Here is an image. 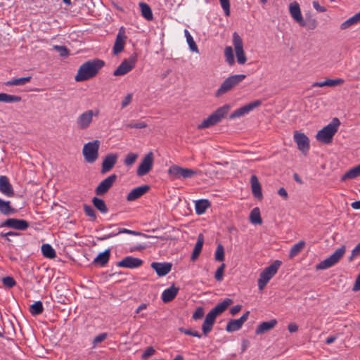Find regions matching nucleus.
<instances>
[{
  "mask_svg": "<svg viewBox=\"0 0 360 360\" xmlns=\"http://www.w3.org/2000/svg\"><path fill=\"white\" fill-rule=\"evenodd\" d=\"M250 311H248L238 319H231L226 325V330L229 333L237 331L241 328L243 323L248 320Z\"/></svg>",
  "mask_w": 360,
  "mask_h": 360,
  "instance_id": "nucleus-19",
  "label": "nucleus"
},
{
  "mask_svg": "<svg viewBox=\"0 0 360 360\" xmlns=\"http://www.w3.org/2000/svg\"><path fill=\"white\" fill-rule=\"evenodd\" d=\"M150 189V186L148 185L141 186L132 189L127 195V200L128 201H134L141 198L145 193H146Z\"/></svg>",
  "mask_w": 360,
  "mask_h": 360,
  "instance_id": "nucleus-25",
  "label": "nucleus"
},
{
  "mask_svg": "<svg viewBox=\"0 0 360 360\" xmlns=\"http://www.w3.org/2000/svg\"><path fill=\"white\" fill-rule=\"evenodd\" d=\"M289 12L292 19L301 27L306 25L305 21L302 17L300 5L294 1L289 5Z\"/></svg>",
  "mask_w": 360,
  "mask_h": 360,
  "instance_id": "nucleus-20",
  "label": "nucleus"
},
{
  "mask_svg": "<svg viewBox=\"0 0 360 360\" xmlns=\"http://www.w3.org/2000/svg\"><path fill=\"white\" fill-rule=\"evenodd\" d=\"M262 104V101L260 100H255V101L250 103L237 110L233 111L230 115L229 119L233 120L236 118H239L243 117V115L248 114L251 111H252L256 108L260 106Z\"/></svg>",
  "mask_w": 360,
  "mask_h": 360,
  "instance_id": "nucleus-16",
  "label": "nucleus"
},
{
  "mask_svg": "<svg viewBox=\"0 0 360 360\" xmlns=\"http://www.w3.org/2000/svg\"><path fill=\"white\" fill-rule=\"evenodd\" d=\"M226 268V264L224 263H222L217 269L215 274H214V278L217 281L221 282L224 278V272Z\"/></svg>",
  "mask_w": 360,
  "mask_h": 360,
  "instance_id": "nucleus-49",
  "label": "nucleus"
},
{
  "mask_svg": "<svg viewBox=\"0 0 360 360\" xmlns=\"http://www.w3.org/2000/svg\"><path fill=\"white\" fill-rule=\"evenodd\" d=\"M138 157H139V155L136 153H128L126 155L124 160V165L128 167L133 165L135 163V162L136 161Z\"/></svg>",
  "mask_w": 360,
  "mask_h": 360,
  "instance_id": "nucleus-44",
  "label": "nucleus"
},
{
  "mask_svg": "<svg viewBox=\"0 0 360 360\" xmlns=\"http://www.w3.org/2000/svg\"><path fill=\"white\" fill-rule=\"evenodd\" d=\"M233 300L229 298L217 304L206 316L204 320V335L210 333L215 322L216 317L222 314L231 304Z\"/></svg>",
  "mask_w": 360,
  "mask_h": 360,
  "instance_id": "nucleus-2",
  "label": "nucleus"
},
{
  "mask_svg": "<svg viewBox=\"0 0 360 360\" xmlns=\"http://www.w3.org/2000/svg\"><path fill=\"white\" fill-rule=\"evenodd\" d=\"M84 211L85 214L90 217L92 220L94 221L96 219V211L91 206L86 204L84 205Z\"/></svg>",
  "mask_w": 360,
  "mask_h": 360,
  "instance_id": "nucleus-48",
  "label": "nucleus"
},
{
  "mask_svg": "<svg viewBox=\"0 0 360 360\" xmlns=\"http://www.w3.org/2000/svg\"><path fill=\"white\" fill-rule=\"evenodd\" d=\"M44 311L43 304L41 301L34 302L30 306V313L32 316H37L42 314Z\"/></svg>",
  "mask_w": 360,
  "mask_h": 360,
  "instance_id": "nucleus-40",
  "label": "nucleus"
},
{
  "mask_svg": "<svg viewBox=\"0 0 360 360\" xmlns=\"http://www.w3.org/2000/svg\"><path fill=\"white\" fill-rule=\"evenodd\" d=\"M233 46L236 53L237 63L241 65L245 64L248 58L244 51L243 41L241 37L236 32L233 34Z\"/></svg>",
  "mask_w": 360,
  "mask_h": 360,
  "instance_id": "nucleus-8",
  "label": "nucleus"
},
{
  "mask_svg": "<svg viewBox=\"0 0 360 360\" xmlns=\"http://www.w3.org/2000/svg\"><path fill=\"white\" fill-rule=\"evenodd\" d=\"M1 226L19 231H25L29 227V223L25 219L9 218L6 219Z\"/></svg>",
  "mask_w": 360,
  "mask_h": 360,
  "instance_id": "nucleus-17",
  "label": "nucleus"
},
{
  "mask_svg": "<svg viewBox=\"0 0 360 360\" xmlns=\"http://www.w3.org/2000/svg\"><path fill=\"white\" fill-rule=\"evenodd\" d=\"M246 77L245 75H233L226 78L216 93L217 96L223 95L231 91L239 83L243 81Z\"/></svg>",
  "mask_w": 360,
  "mask_h": 360,
  "instance_id": "nucleus-6",
  "label": "nucleus"
},
{
  "mask_svg": "<svg viewBox=\"0 0 360 360\" xmlns=\"http://www.w3.org/2000/svg\"><path fill=\"white\" fill-rule=\"evenodd\" d=\"M202 249V234H199L198 241L192 252L191 260L195 262L199 257Z\"/></svg>",
  "mask_w": 360,
  "mask_h": 360,
  "instance_id": "nucleus-33",
  "label": "nucleus"
},
{
  "mask_svg": "<svg viewBox=\"0 0 360 360\" xmlns=\"http://www.w3.org/2000/svg\"><path fill=\"white\" fill-rule=\"evenodd\" d=\"M99 110H86L79 114L75 120V126L79 130H86L90 127L94 122V117H98Z\"/></svg>",
  "mask_w": 360,
  "mask_h": 360,
  "instance_id": "nucleus-4",
  "label": "nucleus"
},
{
  "mask_svg": "<svg viewBox=\"0 0 360 360\" xmlns=\"http://www.w3.org/2000/svg\"><path fill=\"white\" fill-rule=\"evenodd\" d=\"M53 49L58 52L59 55L62 57H67L69 56V50L65 46L54 45Z\"/></svg>",
  "mask_w": 360,
  "mask_h": 360,
  "instance_id": "nucleus-51",
  "label": "nucleus"
},
{
  "mask_svg": "<svg viewBox=\"0 0 360 360\" xmlns=\"http://www.w3.org/2000/svg\"><path fill=\"white\" fill-rule=\"evenodd\" d=\"M250 221L254 224H261L262 220L260 216V211L258 207H255L250 212Z\"/></svg>",
  "mask_w": 360,
  "mask_h": 360,
  "instance_id": "nucleus-43",
  "label": "nucleus"
},
{
  "mask_svg": "<svg viewBox=\"0 0 360 360\" xmlns=\"http://www.w3.org/2000/svg\"><path fill=\"white\" fill-rule=\"evenodd\" d=\"M340 124V120L336 117L333 118L331 122L318 131L316 136V139L326 144L330 143L333 137L338 131Z\"/></svg>",
  "mask_w": 360,
  "mask_h": 360,
  "instance_id": "nucleus-3",
  "label": "nucleus"
},
{
  "mask_svg": "<svg viewBox=\"0 0 360 360\" xmlns=\"http://www.w3.org/2000/svg\"><path fill=\"white\" fill-rule=\"evenodd\" d=\"M224 57L226 62L229 65H233L235 63V58L233 54V49L232 46H226L224 49Z\"/></svg>",
  "mask_w": 360,
  "mask_h": 360,
  "instance_id": "nucleus-42",
  "label": "nucleus"
},
{
  "mask_svg": "<svg viewBox=\"0 0 360 360\" xmlns=\"http://www.w3.org/2000/svg\"><path fill=\"white\" fill-rule=\"evenodd\" d=\"M277 324L276 319H271L269 321H264L261 323L255 330L257 335H262L271 329H273Z\"/></svg>",
  "mask_w": 360,
  "mask_h": 360,
  "instance_id": "nucleus-27",
  "label": "nucleus"
},
{
  "mask_svg": "<svg viewBox=\"0 0 360 360\" xmlns=\"http://www.w3.org/2000/svg\"><path fill=\"white\" fill-rule=\"evenodd\" d=\"M100 144V141L94 140L84 145L82 153L87 162L93 163L98 159Z\"/></svg>",
  "mask_w": 360,
  "mask_h": 360,
  "instance_id": "nucleus-7",
  "label": "nucleus"
},
{
  "mask_svg": "<svg viewBox=\"0 0 360 360\" xmlns=\"http://www.w3.org/2000/svg\"><path fill=\"white\" fill-rule=\"evenodd\" d=\"M117 158L118 155L115 153L108 154L103 161L101 173L105 174L110 172L116 164Z\"/></svg>",
  "mask_w": 360,
  "mask_h": 360,
  "instance_id": "nucleus-22",
  "label": "nucleus"
},
{
  "mask_svg": "<svg viewBox=\"0 0 360 360\" xmlns=\"http://www.w3.org/2000/svg\"><path fill=\"white\" fill-rule=\"evenodd\" d=\"M346 251V247L345 245L338 248L333 254L329 257L321 262L316 265V269H326L335 264H336L339 260L342 257Z\"/></svg>",
  "mask_w": 360,
  "mask_h": 360,
  "instance_id": "nucleus-11",
  "label": "nucleus"
},
{
  "mask_svg": "<svg viewBox=\"0 0 360 360\" xmlns=\"http://www.w3.org/2000/svg\"><path fill=\"white\" fill-rule=\"evenodd\" d=\"M17 210L12 207L10 201H6L0 198V212L6 216L15 214Z\"/></svg>",
  "mask_w": 360,
  "mask_h": 360,
  "instance_id": "nucleus-30",
  "label": "nucleus"
},
{
  "mask_svg": "<svg viewBox=\"0 0 360 360\" xmlns=\"http://www.w3.org/2000/svg\"><path fill=\"white\" fill-rule=\"evenodd\" d=\"M21 97L15 95L7 94L5 93H0V102L11 103L20 102Z\"/></svg>",
  "mask_w": 360,
  "mask_h": 360,
  "instance_id": "nucleus-39",
  "label": "nucleus"
},
{
  "mask_svg": "<svg viewBox=\"0 0 360 360\" xmlns=\"http://www.w3.org/2000/svg\"><path fill=\"white\" fill-rule=\"evenodd\" d=\"M143 263V260L139 258L127 256L117 263V266L128 269H135L141 266Z\"/></svg>",
  "mask_w": 360,
  "mask_h": 360,
  "instance_id": "nucleus-21",
  "label": "nucleus"
},
{
  "mask_svg": "<svg viewBox=\"0 0 360 360\" xmlns=\"http://www.w3.org/2000/svg\"><path fill=\"white\" fill-rule=\"evenodd\" d=\"M108 338V334L106 333H101L98 335L96 336L92 342L93 347H96L99 343L103 342Z\"/></svg>",
  "mask_w": 360,
  "mask_h": 360,
  "instance_id": "nucleus-52",
  "label": "nucleus"
},
{
  "mask_svg": "<svg viewBox=\"0 0 360 360\" xmlns=\"http://www.w3.org/2000/svg\"><path fill=\"white\" fill-rule=\"evenodd\" d=\"M353 290L354 291L360 290V274H359V276H357V278L356 279L355 283L353 287Z\"/></svg>",
  "mask_w": 360,
  "mask_h": 360,
  "instance_id": "nucleus-64",
  "label": "nucleus"
},
{
  "mask_svg": "<svg viewBox=\"0 0 360 360\" xmlns=\"http://www.w3.org/2000/svg\"><path fill=\"white\" fill-rule=\"evenodd\" d=\"M360 176V165L352 168L347 171L341 178V181H344L347 179H353Z\"/></svg>",
  "mask_w": 360,
  "mask_h": 360,
  "instance_id": "nucleus-35",
  "label": "nucleus"
},
{
  "mask_svg": "<svg viewBox=\"0 0 360 360\" xmlns=\"http://www.w3.org/2000/svg\"><path fill=\"white\" fill-rule=\"evenodd\" d=\"M137 58L136 56H131L127 59L124 60L118 68L114 71L115 76H122L127 74L136 65Z\"/></svg>",
  "mask_w": 360,
  "mask_h": 360,
  "instance_id": "nucleus-14",
  "label": "nucleus"
},
{
  "mask_svg": "<svg viewBox=\"0 0 360 360\" xmlns=\"http://www.w3.org/2000/svg\"><path fill=\"white\" fill-rule=\"evenodd\" d=\"M219 2L226 16H229L231 13L229 0H219Z\"/></svg>",
  "mask_w": 360,
  "mask_h": 360,
  "instance_id": "nucleus-54",
  "label": "nucleus"
},
{
  "mask_svg": "<svg viewBox=\"0 0 360 360\" xmlns=\"http://www.w3.org/2000/svg\"><path fill=\"white\" fill-rule=\"evenodd\" d=\"M154 162V155L153 152L147 153L140 162L136 174L139 176H143L148 174L153 169Z\"/></svg>",
  "mask_w": 360,
  "mask_h": 360,
  "instance_id": "nucleus-13",
  "label": "nucleus"
},
{
  "mask_svg": "<svg viewBox=\"0 0 360 360\" xmlns=\"http://www.w3.org/2000/svg\"><path fill=\"white\" fill-rule=\"evenodd\" d=\"M133 94L131 93L127 94L122 99L121 102V108L124 109L127 108L132 101Z\"/></svg>",
  "mask_w": 360,
  "mask_h": 360,
  "instance_id": "nucleus-53",
  "label": "nucleus"
},
{
  "mask_svg": "<svg viewBox=\"0 0 360 360\" xmlns=\"http://www.w3.org/2000/svg\"><path fill=\"white\" fill-rule=\"evenodd\" d=\"M344 82L342 79H328L323 82H314L312 84L313 87H323V86H335L340 85Z\"/></svg>",
  "mask_w": 360,
  "mask_h": 360,
  "instance_id": "nucleus-32",
  "label": "nucleus"
},
{
  "mask_svg": "<svg viewBox=\"0 0 360 360\" xmlns=\"http://www.w3.org/2000/svg\"><path fill=\"white\" fill-rule=\"evenodd\" d=\"M202 318V307H199L193 315V319L195 320Z\"/></svg>",
  "mask_w": 360,
  "mask_h": 360,
  "instance_id": "nucleus-61",
  "label": "nucleus"
},
{
  "mask_svg": "<svg viewBox=\"0 0 360 360\" xmlns=\"http://www.w3.org/2000/svg\"><path fill=\"white\" fill-rule=\"evenodd\" d=\"M230 109L231 106L229 104L224 105L222 107L218 108L206 120H204V128L210 127L220 122L221 120L227 115Z\"/></svg>",
  "mask_w": 360,
  "mask_h": 360,
  "instance_id": "nucleus-9",
  "label": "nucleus"
},
{
  "mask_svg": "<svg viewBox=\"0 0 360 360\" xmlns=\"http://www.w3.org/2000/svg\"><path fill=\"white\" fill-rule=\"evenodd\" d=\"M293 137L297 143V148L301 150L302 153L306 154L309 150V138L304 133L297 131H295Z\"/></svg>",
  "mask_w": 360,
  "mask_h": 360,
  "instance_id": "nucleus-18",
  "label": "nucleus"
},
{
  "mask_svg": "<svg viewBox=\"0 0 360 360\" xmlns=\"http://www.w3.org/2000/svg\"><path fill=\"white\" fill-rule=\"evenodd\" d=\"M41 253L44 257L49 259H54L56 257V253L53 247L49 244H43L41 247Z\"/></svg>",
  "mask_w": 360,
  "mask_h": 360,
  "instance_id": "nucleus-34",
  "label": "nucleus"
},
{
  "mask_svg": "<svg viewBox=\"0 0 360 360\" xmlns=\"http://www.w3.org/2000/svg\"><path fill=\"white\" fill-rule=\"evenodd\" d=\"M92 203L94 206L101 213L106 214L108 212V209L105 201L103 199L94 197L92 199Z\"/></svg>",
  "mask_w": 360,
  "mask_h": 360,
  "instance_id": "nucleus-36",
  "label": "nucleus"
},
{
  "mask_svg": "<svg viewBox=\"0 0 360 360\" xmlns=\"http://www.w3.org/2000/svg\"><path fill=\"white\" fill-rule=\"evenodd\" d=\"M110 256V250L109 249L105 250L104 252H101L94 259V263L101 266H104L109 261Z\"/></svg>",
  "mask_w": 360,
  "mask_h": 360,
  "instance_id": "nucleus-31",
  "label": "nucleus"
},
{
  "mask_svg": "<svg viewBox=\"0 0 360 360\" xmlns=\"http://www.w3.org/2000/svg\"><path fill=\"white\" fill-rule=\"evenodd\" d=\"M186 41H187V43L189 46L191 51H192L193 52H195V53L199 52L198 48L195 42L194 41L192 36H188V39H186Z\"/></svg>",
  "mask_w": 360,
  "mask_h": 360,
  "instance_id": "nucleus-57",
  "label": "nucleus"
},
{
  "mask_svg": "<svg viewBox=\"0 0 360 360\" xmlns=\"http://www.w3.org/2000/svg\"><path fill=\"white\" fill-rule=\"evenodd\" d=\"M251 188L253 195L258 199L262 198V187L256 175L250 177Z\"/></svg>",
  "mask_w": 360,
  "mask_h": 360,
  "instance_id": "nucleus-28",
  "label": "nucleus"
},
{
  "mask_svg": "<svg viewBox=\"0 0 360 360\" xmlns=\"http://www.w3.org/2000/svg\"><path fill=\"white\" fill-rule=\"evenodd\" d=\"M151 267L155 271L159 276H165L169 274L172 269L170 263L153 262Z\"/></svg>",
  "mask_w": 360,
  "mask_h": 360,
  "instance_id": "nucleus-26",
  "label": "nucleus"
},
{
  "mask_svg": "<svg viewBox=\"0 0 360 360\" xmlns=\"http://www.w3.org/2000/svg\"><path fill=\"white\" fill-rule=\"evenodd\" d=\"M195 210L198 214H202V199H200L195 202Z\"/></svg>",
  "mask_w": 360,
  "mask_h": 360,
  "instance_id": "nucleus-60",
  "label": "nucleus"
},
{
  "mask_svg": "<svg viewBox=\"0 0 360 360\" xmlns=\"http://www.w3.org/2000/svg\"><path fill=\"white\" fill-rule=\"evenodd\" d=\"M360 255V243H358L354 248L352 250L351 255L349 258V261L354 260V258Z\"/></svg>",
  "mask_w": 360,
  "mask_h": 360,
  "instance_id": "nucleus-59",
  "label": "nucleus"
},
{
  "mask_svg": "<svg viewBox=\"0 0 360 360\" xmlns=\"http://www.w3.org/2000/svg\"><path fill=\"white\" fill-rule=\"evenodd\" d=\"M32 79V77H20L14 79L9 80L5 83V84L8 86H22L27 84V82H30Z\"/></svg>",
  "mask_w": 360,
  "mask_h": 360,
  "instance_id": "nucleus-38",
  "label": "nucleus"
},
{
  "mask_svg": "<svg viewBox=\"0 0 360 360\" xmlns=\"http://www.w3.org/2000/svg\"><path fill=\"white\" fill-rule=\"evenodd\" d=\"M120 233H128V234H131V235H137L138 234L137 232H136L134 231H131V230L127 229H120V231L117 233H110L109 235L104 236L102 239H103V240L108 239L111 237L116 236Z\"/></svg>",
  "mask_w": 360,
  "mask_h": 360,
  "instance_id": "nucleus-50",
  "label": "nucleus"
},
{
  "mask_svg": "<svg viewBox=\"0 0 360 360\" xmlns=\"http://www.w3.org/2000/svg\"><path fill=\"white\" fill-rule=\"evenodd\" d=\"M179 330L181 333H184L186 335H191V336L198 337V338H200L201 337L200 334L198 332L195 331V330L185 329L184 328H180Z\"/></svg>",
  "mask_w": 360,
  "mask_h": 360,
  "instance_id": "nucleus-58",
  "label": "nucleus"
},
{
  "mask_svg": "<svg viewBox=\"0 0 360 360\" xmlns=\"http://www.w3.org/2000/svg\"><path fill=\"white\" fill-rule=\"evenodd\" d=\"M281 262L276 260L270 266L265 268L260 274L259 278L258 279V288L260 290H263L269 281L277 273Z\"/></svg>",
  "mask_w": 360,
  "mask_h": 360,
  "instance_id": "nucleus-5",
  "label": "nucleus"
},
{
  "mask_svg": "<svg viewBox=\"0 0 360 360\" xmlns=\"http://www.w3.org/2000/svg\"><path fill=\"white\" fill-rule=\"evenodd\" d=\"M359 21L357 20L356 18L354 15L352 17L349 18L345 22H343L340 25V29L341 30H346L347 28H349L351 26L356 24Z\"/></svg>",
  "mask_w": 360,
  "mask_h": 360,
  "instance_id": "nucleus-46",
  "label": "nucleus"
},
{
  "mask_svg": "<svg viewBox=\"0 0 360 360\" xmlns=\"http://www.w3.org/2000/svg\"><path fill=\"white\" fill-rule=\"evenodd\" d=\"M139 6L141 8V12L142 16L146 18L147 20H153V13L150 7L144 2H140Z\"/></svg>",
  "mask_w": 360,
  "mask_h": 360,
  "instance_id": "nucleus-37",
  "label": "nucleus"
},
{
  "mask_svg": "<svg viewBox=\"0 0 360 360\" xmlns=\"http://www.w3.org/2000/svg\"><path fill=\"white\" fill-rule=\"evenodd\" d=\"M195 174L193 169L184 168L178 165H172L168 169V175L171 180L185 179L191 178Z\"/></svg>",
  "mask_w": 360,
  "mask_h": 360,
  "instance_id": "nucleus-12",
  "label": "nucleus"
},
{
  "mask_svg": "<svg viewBox=\"0 0 360 360\" xmlns=\"http://www.w3.org/2000/svg\"><path fill=\"white\" fill-rule=\"evenodd\" d=\"M304 246L305 242L303 240H301L292 245L290 250L289 257L290 258H293L297 256L304 249Z\"/></svg>",
  "mask_w": 360,
  "mask_h": 360,
  "instance_id": "nucleus-41",
  "label": "nucleus"
},
{
  "mask_svg": "<svg viewBox=\"0 0 360 360\" xmlns=\"http://www.w3.org/2000/svg\"><path fill=\"white\" fill-rule=\"evenodd\" d=\"M288 329L290 333H295L298 330V326L295 323H290L288 326Z\"/></svg>",
  "mask_w": 360,
  "mask_h": 360,
  "instance_id": "nucleus-63",
  "label": "nucleus"
},
{
  "mask_svg": "<svg viewBox=\"0 0 360 360\" xmlns=\"http://www.w3.org/2000/svg\"><path fill=\"white\" fill-rule=\"evenodd\" d=\"M215 260L218 262H223L224 260V248L221 244H219L214 254Z\"/></svg>",
  "mask_w": 360,
  "mask_h": 360,
  "instance_id": "nucleus-45",
  "label": "nucleus"
},
{
  "mask_svg": "<svg viewBox=\"0 0 360 360\" xmlns=\"http://www.w3.org/2000/svg\"><path fill=\"white\" fill-rule=\"evenodd\" d=\"M127 127L131 128V129H143L147 127L148 124L145 122L143 121H135L133 120L130 122L129 124H127Z\"/></svg>",
  "mask_w": 360,
  "mask_h": 360,
  "instance_id": "nucleus-47",
  "label": "nucleus"
},
{
  "mask_svg": "<svg viewBox=\"0 0 360 360\" xmlns=\"http://www.w3.org/2000/svg\"><path fill=\"white\" fill-rule=\"evenodd\" d=\"M0 192L7 197H12L14 195L13 186L6 176H0Z\"/></svg>",
  "mask_w": 360,
  "mask_h": 360,
  "instance_id": "nucleus-24",
  "label": "nucleus"
},
{
  "mask_svg": "<svg viewBox=\"0 0 360 360\" xmlns=\"http://www.w3.org/2000/svg\"><path fill=\"white\" fill-rule=\"evenodd\" d=\"M105 62L100 59H94L84 63L77 70L75 77L76 82H84L94 77L104 66Z\"/></svg>",
  "mask_w": 360,
  "mask_h": 360,
  "instance_id": "nucleus-1",
  "label": "nucleus"
},
{
  "mask_svg": "<svg viewBox=\"0 0 360 360\" xmlns=\"http://www.w3.org/2000/svg\"><path fill=\"white\" fill-rule=\"evenodd\" d=\"M179 289L174 286H171L165 289L162 293V300L165 303L171 302L174 299L178 293Z\"/></svg>",
  "mask_w": 360,
  "mask_h": 360,
  "instance_id": "nucleus-29",
  "label": "nucleus"
},
{
  "mask_svg": "<svg viewBox=\"0 0 360 360\" xmlns=\"http://www.w3.org/2000/svg\"><path fill=\"white\" fill-rule=\"evenodd\" d=\"M156 351L153 347H147L145 351L143 352L141 355V359H146L153 356L155 354Z\"/></svg>",
  "mask_w": 360,
  "mask_h": 360,
  "instance_id": "nucleus-56",
  "label": "nucleus"
},
{
  "mask_svg": "<svg viewBox=\"0 0 360 360\" xmlns=\"http://www.w3.org/2000/svg\"><path fill=\"white\" fill-rule=\"evenodd\" d=\"M242 309V306L240 305V304H237L236 306H233L231 310H230V313L231 315L233 316H235L236 314H237Z\"/></svg>",
  "mask_w": 360,
  "mask_h": 360,
  "instance_id": "nucleus-62",
  "label": "nucleus"
},
{
  "mask_svg": "<svg viewBox=\"0 0 360 360\" xmlns=\"http://www.w3.org/2000/svg\"><path fill=\"white\" fill-rule=\"evenodd\" d=\"M117 179V176L112 174L103 179L96 188L95 193L98 196L104 195L111 188Z\"/></svg>",
  "mask_w": 360,
  "mask_h": 360,
  "instance_id": "nucleus-15",
  "label": "nucleus"
},
{
  "mask_svg": "<svg viewBox=\"0 0 360 360\" xmlns=\"http://www.w3.org/2000/svg\"><path fill=\"white\" fill-rule=\"evenodd\" d=\"M3 284L7 288H13L15 285L16 282L13 277L6 276L2 278Z\"/></svg>",
  "mask_w": 360,
  "mask_h": 360,
  "instance_id": "nucleus-55",
  "label": "nucleus"
},
{
  "mask_svg": "<svg viewBox=\"0 0 360 360\" xmlns=\"http://www.w3.org/2000/svg\"><path fill=\"white\" fill-rule=\"evenodd\" d=\"M230 109L231 106L229 104L224 105L222 107L218 108L206 120H204V128L210 127L220 122L221 120L227 115Z\"/></svg>",
  "mask_w": 360,
  "mask_h": 360,
  "instance_id": "nucleus-10",
  "label": "nucleus"
},
{
  "mask_svg": "<svg viewBox=\"0 0 360 360\" xmlns=\"http://www.w3.org/2000/svg\"><path fill=\"white\" fill-rule=\"evenodd\" d=\"M127 37L125 34V30L123 27H120L118 34L116 37L115 42L113 46V53L117 55L121 53L124 47L125 39Z\"/></svg>",
  "mask_w": 360,
  "mask_h": 360,
  "instance_id": "nucleus-23",
  "label": "nucleus"
}]
</instances>
